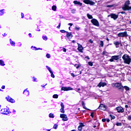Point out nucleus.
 I'll use <instances>...</instances> for the list:
<instances>
[{"label": "nucleus", "mask_w": 131, "mask_h": 131, "mask_svg": "<svg viewBox=\"0 0 131 131\" xmlns=\"http://www.w3.org/2000/svg\"><path fill=\"white\" fill-rule=\"evenodd\" d=\"M105 85H107V83H106V82H100L98 85H97V86H98L99 88H101V86H102V88H104V86H105Z\"/></svg>", "instance_id": "nucleus-17"}, {"label": "nucleus", "mask_w": 131, "mask_h": 131, "mask_svg": "<svg viewBox=\"0 0 131 131\" xmlns=\"http://www.w3.org/2000/svg\"><path fill=\"white\" fill-rule=\"evenodd\" d=\"M75 67H76V69H78L79 67H80V66L77 65V64H75Z\"/></svg>", "instance_id": "nucleus-40"}, {"label": "nucleus", "mask_w": 131, "mask_h": 131, "mask_svg": "<svg viewBox=\"0 0 131 131\" xmlns=\"http://www.w3.org/2000/svg\"><path fill=\"white\" fill-rule=\"evenodd\" d=\"M75 29L76 30H79V29H80V28H78V27H75Z\"/></svg>", "instance_id": "nucleus-44"}, {"label": "nucleus", "mask_w": 131, "mask_h": 131, "mask_svg": "<svg viewBox=\"0 0 131 131\" xmlns=\"http://www.w3.org/2000/svg\"><path fill=\"white\" fill-rule=\"evenodd\" d=\"M115 86H116V88H118V89H119V90H123V86H122V85H121V83H116L115 84Z\"/></svg>", "instance_id": "nucleus-11"}, {"label": "nucleus", "mask_w": 131, "mask_h": 131, "mask_svg": "<svg viewBox=\"0 0 131 131\" xmlns=\"http://www.w3.org/2000/svg\"><path fill=\"white\" fill-rule=\"evenodd\" d=\"M127 119H128V120H131V115L127 117Z\"/></svg>", "instance_id": "nucleus-45"}, {"label": "nucleus", "mask_w": 131, "mask_h": 131, "mask_svg": "<svg viewBox=\"0 0 131 131\" xmlns=\"http://www.w3.org/2000/svg\"><path fill=\"white\" fill-rule=\"evenodd\" d=\"M116 109L119 113H122L124 112V110L122 107L118 106V107H117Z\"/></svg>", "instance_id": "nucleus-10"}, {"label": "nucleus", "mask_w": 131, "mask_h": 131, "mask_svg": "<svg viewBox=\"0 0 131 131\" xmlns=\"http://www.w3.org/2000/svg\"><path fill=\"white\" fill-rule=\"evenodd\" d=\"M71 76H73V77H75V76L74 75V74L73 73H71Z\"/></svg>", "instance_id": "nucleus-50"}, {"label": "nucleus", "mask_w": 131, "mask_h": 131, "mask_svg": "<svg viewBox=\"0 0 131 131\" xmlns=\"http://www.w3.org/2000/svg\"><path fill=\"white\" fill-rule=\"evenodd\" d=\"M110 117L112 119H115V116H114L112 115H110Z\"/></svg>", "instance_id": "nucleus-37"}, {"label": "nucleus", "mask_w": 131, "mask_h": 131, "mask_svg": "<svg viewBox=\"0 0 131 131\" xmlns=\"http://www.w3.org/2000/svg\"><path fill=\"white\" fill-rule=\"evenodd\" d=\"M124 89H125V90H126V91H129V88H128V86H124Z\"/></svg>", "instance_id": "nucleus-35"}, {"label": "nucleus", "mask_w": 131, "mask_h": 131, "mask_svg": "<svg viewBox=\"0 0 131 131\" xmlns=\"http://www.w3.org/2000/svg\"><path fill=\"white\" fill-rule=\"evenodd\" d=\"M60 106L61 108H60V112L61 113H65V111L64 110V105L63 102H61Z\"/></svg>", "instance_id": "nucleus-15"}, {"label": "nucleus", "mask_w": 131, "mask_h": 131, "mask_svg": "<svg viewBox=\"0 0 131 131\" xmlns=\"http://www.w3.org/2000/svg\"><path fill=\"white\" fill-rule=\"evenodd\" d=\"M26 95H27V96H29V91H27V93Z\"/></svg>", "instance_id": "nucleus-46"}, {"label": "nucleus", "mask_w": 131, "mask_h": 131, "mask_svg": "<svg viewBox=\"0 0 131 131\" xmlns=\"http://www.w3.org/2000/svg\"><path fill=\"white\" fill-rule=\"evenodd\" d=\"M10 43L12 46H15V42L13 41L12 39H10Z\"/></svg>", "instance_id": "nucleus-29"}, {"label": "nucleus", "mask_w": 131, "mask_h": 131, "mask_svg": "<svg viewBox=\"0 0 131 131\" xmlns=\"http://www.w3.org/2000/svg\"><path fill=\"white\" fill-rule=\"evenodd\" d=\"M83 3L86 4V5H90L91 6H94L95 5V2L92 0H83Z\"/></svg>", "instance_id": "nucleus-6"}, {"label": "nucleus", "mask_w": 131, "mask_h": 131, "mask_svg": "<svg viewBox=\"0 0 131 131\" xmlns=\"http://www.w3.org/2000/svg\"><path fill=\"white\" fill-rule=\"evenodd\" d=\"M66 36L69 39H70L72 38V37H73V35H72V33L71 32H67Z\"/></svg>", "instance_id": "nucleus-13"}, {"label": "nucleus", "mask_w": 131, "mask_h": 131, "mask_svg": "<svg viewBox=\"0 0 131 131\" xmlns=\"http://www.w3.org/2000/svg\"><path fill=\"white\" fill-rule=\"evenodd\" d=\"M88 64L89 65V66H93V62L90 61L88 62Z\"/></svg>", "instance_id": "nucleus-39"}, {"label": "nucleus", "mask_w": 131, "mask_h": 131, "mask_svg": "<svg viewBox=\"0 0 131 131\" xmlns=\"http://www.w3.org/2000/svg\"><path fill=\"white\" fill-rule=\"evenodd\" d=\"M5 88H6V86H5V85H3V86H2V90H5Z\"/></svg>", "instance_id": "nucleus-56"}, {"label": "nucleus", "mask_w": 131, "mask_h": 131, "mask_svg": "<svg viewBox=\"0 0 131 131\" xmlns=\"http://www.w3.org/2000/svg\"><path fill=\"white\" fill-rule=\"evenodd\" d=\"M58 96L57 94H54L53 96V98H54V99H58Z\"/></svg>", "instance_id": "nucleus-31"}, {"label": "nucleus", "mask_w": 131, "mask_h": 131, "mask_svg": "<svg viewBox=\"0 0 131 131\" xmlns=\"http://www.w3.org/2000/svg\"><path fill=\"white\" fill-rule=\"evenodd\" d=\"M102 122H105V121H106V119H102Z\"/></svg>", "instance_id": "nucleus-54"}, {"label": "nucleus", "mask_w": 131, "mask_h": 131, "mask_svg": "<svg viewBox=\"0 0 131 131\" xmlns=\"http://www.w3.org/2000/svg\"><path fill=\"white\" fill-rule=\"evenodd\" d=\"M89 42H90L91 43H93V42H94L92 41V39H90V40H89Z\"/></svg>", "instance_id": "nucleus-51"}, {"label": "nucleus", "mask_w": 131, "mask_h": 131, "mask_svg": "<svg viewBox=\"0 0 131 131\" xmlns=\"http://www.w3.org/2000/svg\"><path fill=\"white\" fill-rule=\"evenodd\" d=\"M85 59H88V60H90V57H89V56H86Z\"/></svg>", "instance_id": "nucleus-57"}, {"label": "nucleus", "mask_w": 131, "mask_h": 131, "mask_svg": "<svg viewBox=\"0 0 131 131\" xmlns=\"http://www.w3.org/2000/svg\"><path fill=\"white\" fill-rule=\"evenodd\" d=\"M83 126H84V125L83 124V123H79V125L78 127V129L79 131H81L82 130V127H83Z\"/></svg>", "instance_id": "nucleus-18"}, {"label": "nucleus", "mask_w": 131, "mask_h": 131, "mask_svg": "<svg viewBox=\"0 0 131 131\" xmlns=\"http://www.w3.org/2000/svg\"><path fill=\"white\" fill-rule=\"evenodd\" d=\"M57 127H58V124H55L53 126V128H54V129H57Z\"/></svg>", "instance_id": "nucleus-33"}, {"label": "nucleus", "mask_w": 131, "mask_h": 131, "mask_svg": "<svg viewBox=\"0 0 131 131\" xmlns=\"http://www.w3.org/2000/svg\"><path fill=\"white\" fill-rule=\"evenodd\" d=\"M4 9L0 10V16L4 15Z\"/></svg>", "instance_id": "nucleus-30"}, {"label": "nucleus", "mask_w": 131, "mask_h": 131, "mask_svg": "<svg viewBox=\"0 0 131 131\" xmlns=\"http://www.w3.org/2000/svg\"><path fill=\"white\" fill-rule=\"evenodd\" d=\"M98 108L100 110H103L104 111H105V110H106V107H105V105L103 104H100L99 105Z\"/></svg>", "instance_id": "nucleus-19"}, {"label": "nucleus", "mask_w": 131, "mask_h": 131, "mask_svg": "<svg viewBox=\"0 0 131 131\" xmlns=\"http://www.w3.org/2000/svg\"><path fill=\"white\" fill-rule=\"evenodd\" d=\"M100 46L102 48H103L104 47V42L103 41H100Z\"/></svg>", "instance_id": "nucleus-26"}, {"label": "nucleus", "mask_w": 131, "mask_h": 131, "mask_svg": "<svg viewBox=\"0 0 131 131\" xmlns=\"http://www.w3.org/2000/svg\"><path fill=\"white\" fill-rule=\"evenodd\" d=\"M118 36L119 37H127L128 34H127V32L125 31L124 32H120L118 34Z\"/></svg>", "instance_id": "nucleus-3"}, {"label": "nucleus", "mask_w": 131, "mask_h": 131, "mask_svg": "<svg viewBox=\"0 0 131 131\" xmlns=\"http://www.w3.org/2000/svg\"><path fill=\"white\" fill-rule=\"evenodd\" d=\"M61 91H72L73 90V88L69 86H62L61 89Z\"/></svg>", "instance_id": "nucleus-8"}, {"label": "nucleus", "mask_w": 131, "mask_h": 131, "mask_svg": "<svg viewBox=\"0 0 131 131\" xmlns=\"http://www.w3.org/2000/svg\"><path fill=\"white\" fill-rule=\"evenodd\" d=\"M59 17H60V18H62V19H63V18H64L63 16H62V17H61V15H59Z\"/></svg>", "instance_id": "nucleus-63"}, {"label": "nucleus", "mask_w": 131, "mask_h": 131, "mask_svg": "<svg viewBox=\"0 0 131 131\" xmlns=\"http://www.w3.org/2000/svg\"><path fill=\"white\" fill-rule=\"evenodd\" d=\"M49 117L50 118H54V114H52V113H50L49 114Z\"/></svg>", "instance_id": "nucleus-32"}, {"label": "nucleus", "mask_w": 131, "mask_h": 131, "mask_svg": "<svg viewBox=\"0 0 131 131\" xmlns=\"http://www.w3.org/2000/svg\"><path fill=\"white\" fill-rule=\"evenodd\" d=\"M52 10L53 11H56L57 10V6L54 5L53 6H52Z\"/></svg>", "instance_id": "nucleus-24"}, {"label": "nucleus", "mask_w": 131, "mask_h": 131, "mask_svg": "<svg viewBox=\"0 0 131 131\" xmlns=\"http://www.w3.org/2000/svg\"><path fill=\"white\" fill-rule=\"evenodd\" d=\"M63 52H64L66 53V52L67 51L66 48H63Z\"/></svg>", "instance_id": "nucleus-52"}, {"label": "nucleus", "mask_w": 131, "mask_h": 131, "mask_svg": "<svg viewBox=\"0 0 131 131\" xmlns=\"http://www.w3.org/2000/svg\"><path fill=\"white\" fill-rule=\"evenodd\" d=\"M60 32H61V33H65V32H66V31L64 30H61Z\"/></svg>", "instance_id": "nucleus-43"}, {"label": "nucleus", "mask_w": 131, "mask_h": 131, "mask_svg": "<svg viewBox=\"0 0 131 131\" xmlns=\"http://www.w3.org/2000/svg\"><path fill=\"white\" fill-rule=\"evenodd\" d=\"M82 106L84 109H85V110H90L89 108H87L86 106H85V103H84V102H82Z\"/></svg>", "instance_id": "nucleus-21"}, {"label": "nucleus", "mask_w": 131, "mask_h": 131, "mask_svg": "<svg viewBox=\"0 0 131 131\" xmlns=\"http://www.w3.org/2000/svg\"><path fill=\"white\" fill-rule=\"evenodd\" d=\"M68 25H69V26H72L73 25V24H72V23H69Z\"/></svg>", "instance_id": "nucleus-53"}, {"label": "nucleus", "mask_w": 131, "mask_h": 131, "mask_svg": "<svg viewBox=\"0 0 131 131\" xmlns=\"http://www.w3.org/2000/svg\"><path fill=\"white\" fill-rule=\"evenodd\" d=\"M116 125L117 126H121V123H117Z\"/></svg>", "instance_id": "nucleus-41"}, {"label": "nucleus", "mask_w": 131, "mask_h": 131, "mask_svg": "<svg viewBox=\"0 0 131 131\" xmlns=\"http://www.w3.org/2000/svg\"><path fill=\"white\" fill-rule=\"evenodd\" d=\"M73 3L75 5H79V6H82V3H81L80 2H78L77 1H74Z\"/></svg>", "instance_id": "nucleus-20"}, {"label": "nucleus", "mask_w": 131, "mask_h": 131, "mask_svg": "<svg viewBox=\"0 0 131 131\" xmlns=\"http://www.w3.org/2000/svg\"><path fill=\"white\" fill-rule=\"evenodd\" d=\"M117 5L114 4L112 5H107L106 6L107 8H115Z\"/></svg>", "instance_id": "nucleus-22"}, {"label": "nucleus", "mask_w": 131, "mask_h": 131, "mask_svg": "<svg viewBox=\"0 0 131 131\" xmlns=\"http://www.w3.org/2000/svg\"><path fill=\"white\" fill-rule=\"evenodd\" d=\"M29 36H30L31 37V33H29Z\"/></svg>", "instance_id": "nucleus-64"}, {"label": "nucleus", "mask_w": 131, "mask_h": 131, "mask_svg": "<svg viewBox=\"0 0 131 131\" xmlns=\"http://www.w3.org/2000/svg\"><path fill=\"white\" fill-rule=\"evenodd\" d=\"M125 108H128V105H125Z\"/></svg>", "instance_id": "nucleus-60"}, {"label": "nucleus", "mask_w": 131, "mask_h": 131, "mask_svg": "<svg viewBox=\"0 0 131 131\" xmlns=\"http://www.w3.org/2000/svg\"><path fill=\"white\" fill-rule=\"evenodd\" d=\"M87 17L89 19H93V16H92L89 13L87 14Z\"/></svg>", "instance_id": "nucleus-25"}, {"label": "nucleus", "mask_w": 131, "mask_h": 131, "mask_svg": "<svg viewBox=\"0 0 131 131\" xmlns=\"http://www.w3.org/2000/svg\"><path fill=\"white\" fill-rule=\"evenodd\" d=\"M107 17H111L112 19H114V20H116L117 18H118V14H116L115 13H111L108 15Z\"/></svg>", "instance_id": "nucleus-5"}, {"label": "nucleus", "mask_w": 131, "mask_h": 131, "mask_svg": "<svg viewBox=\"0 0 131 131\" xmlns=\"http://www.w3.org/2000/svg\"><path fill=\"white\" fill-rule=\"evenodd\" d=\"M60 118H62L63 121H67L68 120V118L67 117V115L65 114H61L60 115Z\"/></svg>", "instance_id": "nucleus-7"}, {"label": "nucleus", "mask_w": 131, "mask_h": 131, "mask_svg": "<svg viewBox=\"0 0 131 131\" xmlns=\"http://www.w3.org/2000/svg\"><path fill=\"white\" fill-rule=\"evenodd\" d=\"M130 5V1L129 0L126 1L124 3V5L122 7L123 11H130L131 6H129Z\"/></svg>", "instance_id": "nucleus-1"}, {"label": "nucleus", "mask_w": 131, "mask_h": 131, "mask_svg": "<svg viewBox=\"0 0 131 131\" xmlns=\"http://www.w3.org/2000/svg\"><path fill=\"white\" fill-rule=\"evenodd\" d=\"M21 18H24V14L23 13H21Z\"/></svg>", "instance_id": "nucleus-49"}, {"label": "nucleus", "mask_w": 131, "mask_h": 131, "mask_svg": "<svg viewBox=\"0 0 131 131\" xmlns=\"http://www.w3.org/2000/svg\"><path fill=\"white\" fill-rule=\"evenodd\" d=\"M50 73L51 77H52L53 78H55V75H54V73H53V72H51V73Z\"/></svg>", "instance_id": "nucleus-34"}, {"label": "nucleus", "mask_w": 131, "mask_h": 131, "mask_svg": "<svg viewBox=\"0 0 131 131\" xmlns=\"http://www.w3.org/2000/svg\"><path fill=\"white\" fill-rule=\"evenodd\" d=\"M72 42H73V43H74V42H75V40H73L72 41Z\"/></svg>", "instance_id": "nucleus-62"}, {"label": "nucleus", "mask_w": 131, "mask_h": 131, "mask_svg": "<svg viewBox=\"0 0 131 131\" xmlns=\"http://www.w3.org/2000/svg\"><path fill=\"white\" fill-rule=\"evenodd\" d=\"M80 90V88H79L78 89V91H77V92H78V93H80V92H79V91Z\"/></svg>", "instance_id": "nucleus-61"}, {"label": "nucleus", "mask_w": 131, "mask_h": 131, "mask_svg": "<svg viewBox=\"0 0 131 131\" xmlns=\"http://www.w3.org/2000/svg\"><path fill=\"white\" fill-rule=\"evenodd\" d=\"M106 121H107V122H109L110 121V119H106Z\"/></svg>", "instance_id": "nucleus-59"}, {"label": "nucleus", "mask_w": 131, "mask_h": 131, "mask_svg": "<svg viewBox=\"0 0 131 131\" xmlns=\"http://www.w3.org/2000/svg\"><path fill=\"white\" fill-rule=\"evenodd\" d=\"M61 27V23H59L58 26L57 27V28H60Z\"/></svg>", "instance_id": "nucleus-48"}, {"label": "nucleus", "mask_w": 131, "mask_h": 131, "mask_svg": "<svg viewBox=\"0 0 131 131\" xmlns=\"http://www.w3.org/2000/svg\"><path fill=\"white\" fill-rule=\"evenodd\" d=\"M1 111L2 112V114H5V115L9 114V112L8 111V109L7 108H2L1 110Z\"/></svg>", "instance_id": "nucleus-16"}, {"label": "nucleus", "mask_w": 131, "mask_h": 131, "mask_svg": "<svg viewBox=\"0 0 131 131\" xmlns=\"http://www.w3.org/2000/svg\"><path fill=\"white\" fill-rule=\"evenodd\" d=\"M6 99L8 102H10V103H15V100L11 98L10 96L6 97Z\"/></svg>", "instance_id": "nucleus-14"}, {"label": "nucleus", "mask_w": 131, "mask_h": 131, "mask_svg": "<svg viewBox=\"0 0 131 131\" xmlns=\"http://www.w3.org/2000/svg\"><path fill=\"white\" fill-rule=\"evenodd\" d=\"M119 59V55H115V56H113L112 58L110 59V62H113L114 60L117 61Z\"/></svg>", "instance_id": "nucleus-9"}, {"label": "nucleus", "mask_w": 131, "mask_h": 131, "mask_svg": "<svg viewBox=\"0 0 131 131\" xmlns=\"http://www.w3.org/2000/svg\"><path fill=\"white\" fill-rule=\"evenodd\" d=\"M31 48H32V49H33V48L34 49V50H35V51H37V50H38L37 48L36 47H34V46H32V47H31Z\"/></svg>", "instance_id": "nucleus-42"}, {"label": "nucleus", "mask_w": 131, "mask_h": 131, "mask_svg": "<svg viewBox=\"0 0 131 131\" xmlns=\"http://www.w3.org/2000/svg\"><path fill=\"white\" fill-rule=\"evenodd\" d=\"M122 59L124 60V63L129 65L131 62V59L128 55L125 54L122 56Z\"/></svg>", "instance_id": "nucleus-2"}, {"label": "nucleus", "mask_w": 131, "mask_h": 131, "mask_svg": "<svg viewBox=\"0 0 131 131\" xmlns=\"http://www.w3.org/2000/svg\"><path fill=\"white\" fill-rule=\"evenodd\" d=\"M91 23H92V24L93 25H94L95 26H97L99 27L100 26V24H99V21H98V20H97L95 18H93L91 20Z\"/></svg>", "instance_id": "nucleus-4"}, {"label": "nucleus", "mask_w": 131, "mask_h": 131, "mask_svg": "<svg viewBox=\"0 0 131 131\" xmlns=\"http://www.w3.org/2000/svg\"><path fill=\"white\" fill-rule=\"evenodd\" d=\"M33 81H36V78L33 77Z\"/></svg>", "instance_id": "nucleus-55"}, {"label": "nucleus", "mask_w": 131, "mask_h": 131, "mask_svg": "<svg viewBox=\"0 0 131 131\" xmlns=\"http://www.w3.org/2000/svg\"><path fill=\"white\" fill-rule=\"evenodd\" d=\"M42 38L43 40H48V37L47 36V35L43 36Z\"/></svg>", "instance_id": "nucleus-28"}, {"label": "nucleus", "mask_w": 131, "mask_h": 131, "mask_svg": "<svg viewBox=\"0 0 131 131\" xmlns=\"http://www.w3.org/2000/svg\"><path fill=\"white\" fill-rule=\"evenodd\" d=\"M91 116L92 117V118H94V113H92L91 114Z\"/></svg>", "instance_id": "nucleus-47"}, {"label": "nucleus", "mask_w": 131, "mask_h": 131, "mask_svg": "<svg viewBox=\"0 0 131 131\" xmlns=\"http://www.w3.org/2000/svg\"><path fill=\"white\" fill-rule=\"evenodd\" d=\"M114 45H115V46H119V42H117V41L114 42Z\"/></svg>", "instance_id": "nucleus-38"}, {"label": "nucleus", "mask_w": 131, "mask_h": 131, "mask_svg": "<svg viewBox=\"0 0 131 131\" xmlns=\"http://www.w3.org/2000/svg\"><path fill=\"white\" fill-rule=\"evenodd\" d=\"M0 65L1 66H5V65H6L5 64V62L4 61V60H0Z\"/></svg>", "instance_id": "nucleus-23"}, {"label": "nucleus", "mask_w": 131, "mask_h": 131, "mask_svg": "<svg viewBox=\"0 0 131 131\" xmlns=\"http://www.w3.org/2000/svg\"><path fill=\"white\" fill-rule=\"evenodd\" d=\"M46 68L48 69V70H49V72H50V73L53 72L52 70H51V68H50V67H48V66H47Z\"/></svg>", "instance_id": "nucleus-27"}, {"label": "nucleus", "mask_w": 131, "mask_h": 131, "mask_svg": "<svg viewBox=\"0 0 131 131\" xmlns=\"http://www.w3.org/2000/svg\"><path fill=\"white\" fill-rule=\"evenodd\" d=\"M46 57L47 58H48V59H50V58H51V55H50V54L47 53L46 55Z\"/></svg>", "instance_id": "nucleus-36"}, {"label": "nucleus", "mask_w": 131, "mask_h": 131, "mask_svg": "<svg viewBox=\"0 0 131 131\" xmlns=\"http://www.w3.org/2000/svg\"><path fill=\"white\" fill-rule=\"evenodd\" d=\"M78 45V50L79 52H80V53H82V50H83V48L82 47V46L78 43H77Z\"/></svg>", "instance_id": "nucleus-12"}, {"label": "nucleus", "mask_w": 131, "mask_h": 131, "mask_svg": "<svg viewBox=\"0 0 131 131\" xmlns=\"http://www.w3.org/2000/svg\"><path fill=\"white\" fill-rule=\"evenodd\" d=\"M120 13H121V14H125V12H124V11H122Z\"/></svg>", "instance_id": "nucleus-58"}]
</instances>
